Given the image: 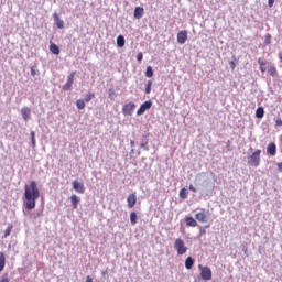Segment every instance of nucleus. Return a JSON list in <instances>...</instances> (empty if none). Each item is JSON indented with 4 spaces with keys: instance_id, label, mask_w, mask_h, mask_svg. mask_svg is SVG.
I'll list each match as a JSON object with an SVG mask.
<instances>
[{
    "instance_id": "f257e3e1",
    "label": "nucleus",
    "mask_w": 282,
    "mask_h": 282,
    "mask_svg": "<svg viewBox=\"0 0 282 282\" xmlns=\"http://www.w3.org/2000/svg\"><path fill=\"white\" fill-rule=\"evenodd\" d=\"M24 197L26 199V210H34V208H36V199L41 197V192H39L36 181H31L30 184L24 186Z\"/></svg>"
},
{
    "instance_id": "f03ea898",
    "label": "nucleus",
    "mask_w": 282,
    "mask_h": 282,
    "mask_svg": "<svg viewBox=\"0 0 282 282\" xmlns=\"http://www.w3.org/2000/svg\"><path fill=\"white\" fill-rule=\"evenodd\" d=\"M174 249L176 250L178 256L186 254V252H188V247H186V242H184L182 238L175 239Z\"/></svg>"
},
{
    "instance_id": "7ed1b4c3",
    "label": "nucleus",
    "mask_w": 282,
    "mask_h": 282,
    "mask_svg": "<svg viewBox=\"0 0 282 282\" xmlns=\"http://www.w3.org/2000/svg\"><path fill=\"white\" fill-rule=\"evenodd\" d=\"M248 164L249 166H254L256 169L261 164V150H256L252 152V154L249 156Z\"/></svg>"
},
{
    "instance_id": "20e7f679",
    "label": "nucleus",
    "mask_w": 282,
    "mask_h": 282,
    "mask_svg": "<svg viewBox=\"0 0 282 282\" xmlns=\"http://www.w3.org/2000/svg\"><path fill=\"white\" fill-rule=\"evenodd\" d=\"M198 270H200V276L204 281H210L213 279V270L209 267L198 265Z\"/></svg>"
},
{
    "instance_id": "39448f33",
    "label": "nucleus",
    "mask_w": 282,
    "mask_h": 282,
    "mask_svg": "<svg viewBox=\"0 0 282 282\" xmlns=\"http://www.w3.org/2000/svg\"><path fill=\"white\" fill-rule=\"evenodd\" d=\"M195 219L199 221V224H207L208 221V212L204 208H200L199 212L195 214Z\"/></svg>"
},
{
    "instance_id": "423d86ee",
    "label": "nucleus",
    "mask_w": 282,
    "mask_h": 282,
    "mask_svg": "<svg viewBox=\"0 0 282 282\" xmlns=\"http://www.w3.org/2000/svg\"><path fill=\"white\" fill-rule=\"evenodd\" d=\"M133 111H135V104L128 102L122 107L123 116H133Z\"/></svg>"
},
{
    "instance_id": "0eeeda50",
    "label": "nucleus",
    "mask_w": 282,
    "mask_h": 282,
    "mask_svg": "<svg viewBox=\"0 0 282 282\" xmlns=\"http://www.w3.org/2000/svg\"><path fill=\"white\" fill-rule=\"evenodd\" d=\"M151 107H153V101L151 100L144 101L140 106V108L137 110V116H143V113L148 111V109H151Z\"/></svg>"
},
{
    "instance_id": "6e6552de",
    "label": "nucleus",
    "mask_w": 282,
    "mask_h": 282,
    "mask_svg": "<svg viewBox=\"0 0 282 282\" xmlns=\"http://www.w3.org/2000/svg\"><path fill=\"white\" fill-rule=\"evenodd\" d=\"M75 77H76V72H72L67 78L66 84L63 85L64 91H69V89H72V85H74Z\"/></svg>"
},
{
    "instance_id": "1a4fd4ad",
    "label": "nucleus",
    "mask_w": 282,
    "mask_h": 282,
    "mask_svg": "<svg viewBox=\"0 0 282 282\" xmlns=\"http://www.w3.org/2000/svg\"><path fill=\"white\" fill-rule=\"evenodd\" d=\"M176 39L180 45H184V43H186V41L188 40V31H180L176 35Z\"/></svg>"
},
{
    "instance_id": "9d476101",
    "label": "nucleus",
    "mask_w": 282,
    "mask_h": 282,
    "mask_svg": "<svg viewBox=\"0 0 282 282\" xmlns=\"http://www.w3.org/2000/svg\"><path fill=\"white\" fill-rule=\"evenodd\" d=\"M73 188L76 191V193H79L83 195L85 193V184L78 182V181H73Z\"/></svg>"
},
{
    "instance_id": "9b49d317",
    "label": "nucleus",
    "mask_w": 282,
    "mask_h": 282,
    "mask_svg": "<svg viewBox=\"0 0 282 282\" xmlns=\"http://www.w3.org/2000/svg\"><path fill=\"white\" fill-rule=\"evenodd\" d=\"M128 208H133L138 204V196L130 194L127 198Z\"/></svg>"
},
{
    "instance_id": "f8f14e48",
    "label": "nucleus",
    "mask_w": 282,
    "mask_h": 282,
    "mask_svg": "<svg viewBox=\"0 0 282 282\" xmlns=\"http://www.w3.org/2000/svg\"><path fill=\"white\" fill-rule=\"evenodd\" d=\"M54 21L58 28V30H63L65 28V22L63 20H61V18L58 17L57 13H54Z\"/></svg>"
},
{
    "instance_id": "ddd939ff",
    "label": "nucleus",
    "mask_w": 282,
    "mask_h": 282,
    "mask_svg": "<svg viewBox=\"0 0 282 282\" xmlns=\"http://www.w3.org/2000/svg\"><path fill=\"white\" fill-rule=\"evenodd\" d=\"M267 153L268 155H276V144L275 143H270L268 147H267Z\"/></svg>"
},
{
    "instance_id": "4468645a",
    "label": "nucleus",
    "mask_w": 282,
    "mask_h": 282,
    "mask_svg": "<svg viewBox=\"0 0 282 282\" xmlns=\"http://www.w3.org/2000/svg\"><path fill=\"white\" fill-rule=\"evenodd\" d=\"M185 223H186V226L189 228H197V220H195V218L191 216L185 218Z\"/></svg>"
},
{
    "instance_id": "2eb2a0df",
    "label": "nucleus",
    "mask_w": 282,
    "mask_h": 282,
    "mask_svg": "<svg viewBox=\"0 0 282 282\" xmlns=\"http://www.w3.org/2000/svg\"><path fill=\"white\" fill-rule=\"evenodd\" d=\"M70 202H72V206H73L74 210H76L78 208V204H80V198H78V196H76V194H73L70 196Z\"/></svg>"
},
{
    "instance_id": "dca6fc26",
    "label": "nucleus",
    "mask_w": 282,
    "mask_h": 282,
    "mask_svg": "<svg viewBox=\"0 0 282 282\" xmlns=\"http://www.w3.org/2000/svg\"><path fill=\"white\" fill-rule=\"evenodd\" d=\"M142 17H144V8L142 7H137L134 9V18L135 19H142Z\"/></svg>"
},
{
    "instance_id": "f3484780",
    "label": "nucleus",
    "mask_w": 282,
    "mask_h": 282,
    "mask_svg": "<svg viewBox=\"0 0 282 282\" xmlns=\"http://www.w3.org/2000/svg\"><path fill=\"white\" fill-rule=\"evenodd\" d=\"M30 113H31L30 108L23 107L21 109V116H22L23 120L28 121L30 119Z\"/></svg>"
},
{
    "instance_id": "a211bd4d",
    "label": "nucleus",
    "mask_w": 282,
    "mask_h": 282,
    "mask_svg": "<svg viewBox=\"0 0 282 282\" xmlns=\"http://www.w3.org/2000/svg\"><path fill=\"white\" fill-rule=\"evenodd\" d=\"M193 265H195V260H193V257H187L185 260V268L186 270H193Z\"/></svg>"
},
{
    "instance_id": "6ab92c4d",
    "label": "nucleus",
    "mask_w": 282,
    "mask_h": 282,
    "mask_svg": "<svg viewBox=\"0 0 282 282\" xmlns=\"http://www.w3.org/2000/svg\"><path fill=\"white\" fill-rule=\"evenodd\" d=\"M50 51L52 52V54H55L56 56L61 54V48L55 43H51Z\"/></svg>"
},
{
    "instance_id": "aec40b11",
    "label": "nucleus",
    "mask_w": 282,
    "mask_h": 282,
    "mask_svg": "<svg viewBox=\"0 0 282 282\" xmlns=\"http://www.w3.org/2000/svg\"><path fill=\"white\" fill-rule=\"evenodd\" d=\"M6 269V253L0 252V272Z\"/></svg>"
},
{
    "instance_id": "412c9836",
    "label": "nucleus",
    "mask_w": 282,
    "mask_h": 282,
    "mask_svg": "<svg viewBox=\"0 0 282 282\" xmlns=\"http://www.w3.org/2000/svg\"><path fill=\"white\" fill-rule=\"evenodd\" d=\"M263 116H265V110L263 109V107H258L256 110V118H263Z\"/></svg>"
},
{
    "instance_id": "4be33fe9",
    "label": "nucleus",
    "mask_w": 282,
    "mask_h": 282,
    "mask_svg": "<svg viewBox=\"0 0 282 282\" xmlns=\"http://www.w3.org/2000/svg\"><path fill=\"white\" fill-rule=\"evenodd\" d=\"M130 223L132 226H135V224H138V213H130Z\"/></svg>"
},
{
    "instance_id": "5701e85b",
    "label": "nucleus",
    "mask_w": 282,
    "mask_h": 282,
    "mask_svg": "<svg viewBox=\"0 0 282 282\" xmlns=\"http://www.w3.org/2000/svg\"><path fill=\"white\" fill-rule=\"evenodd\" d=\"M258 63H259V65H260V72H261L262 74H265V72H268V68H265V62H264L263 59L259 58V59H258Z\"/></svg>"
},
{
    "instance_id": "b1692460",
    "label": "nucleus",
    "mask_w": 282,
    "mask_h": 282,
    "mask_svg": "<svg viewBox=\"0 0 282 282\" xmlns=\"http://www.w3.org/2000/svg\"><path fill=\"white\" fill-rule=\"evenodd\" d=\"M178 195H180L181 199H188V193L186 192L185 187L181 188Z\"/></svg>"
},
{
    "instance_id": "393cba45",
    "label": "nucleus",
    "mask_w": 282,
    "mask_h": 282,
    "mask_svg": "<svg viewBox=\"0 0 282 282\" xmlns=\"http://www.w3.org/2000/svg\"><path fill=\"white\" fill-rule=\"evenodd\" d=\"M268 73L274 78L275 76H278V70H276V67H274V66H270L269 68H268Z\"/></svg>"
},
{
    "instance_id": "a878e982",
    "label": "nucleus",
    "mask_w": 282,
    "mask_h": 282,
    "mask_svg": "<svg viewBox=\"0 0 282 282\" xmlns=\"http://www.w3.org/2000/svg\"><path fill=\"white\" fill-rule=\"evenodd\" d=\"M94 98H96V95L94 93H88L85 98L84 101L85 102H90L91 100H94Z\"/></svg>"
},
{
    "instance_id": "bb28decb",
    "label": "nucleus",
    "mask_w": 282,
    "mask_h": 282,
    "mask_svg": "<svg viewBox=\"0 0 282 282\" xmlns=\"http://www.w3.org/2000/svg\"><path fill=\"white\" fill-rule=\"evenodd\" d=\"M117 45H118V47H122L124 45V36L119 35L117 37Z\"/></svg>"
},
{
    "instance_id": "cd10ccee",
    "label": "nucleus",
    "mask_w": 282,
    "mask_h": 282,
    "mask_svg": "<svg viewBox=\"0 0 282 282\" xmlns=\"http://www.w3.org/2000/svg\"><path fill=\"white\" fill-rule=\"evenodd\" d=\"M147 78H153V67L148 66L145 72Z\"/></svg>"
},
{
    "instance_id": "c85d7f7f",
    "label": "nucleus",
    "mask_w": 282,
    "mask_h": 282,
    "mask_svg": "<svg viewBox=\"0 0 282 282\" xmlns=\"http://www.w3.org/2000/svg\"><path fill=\"white\" fill-rule=\"evenodd\" d=\"M77 109H85V99H78L76 101Z\"/></svg>"
},
{
    "instance_id": "c756f323",
    "label": "nucleus",
    "mask_w": 282,
    "mask_h": 282,
    "mask_svg": "<svg viewBox=\"0 0 282 282\" xmlns=\"http://www.w3.org/2000/svg\"><path fill=\"white\" fill-rule=\"evenodd\" d=\"M12 225H9L7 229L4 230V237H10V234L12 232Z\"/></svg>"
},
{
    "instance_id": "7c9ffc66",
    "label": "nucleus",
    "mask_w": 282,
    "mask_h": 282,
    "mask_svg": "<svg viewBox=\"0 0 282 282\" xmlns=\"http://www.w3.org/2000/svg\"><path fill=\"white\" fill-rule=\"evenodd\" d=\"M152 86H153V82L149 80L145 87V94H151Z\"/></svg>"
},
{
    "instance_id": "2f4dec72",
    "label": "nucleus",
    "mask_w": 282,
    "mask_h": 282,
    "mask_svg": "<svg viewBox=\"0 0 282 282\" xmlns=\"http://www.w3.org/2000/svg\"><path fill=\"white\" fill-rule=\"evenodd\" d=\"M31 140H32L33 147H36V134L34 133V131L31 132Z\"/></svg>"
},
{
    "instance_id": "473e14b6",
    "label": "nucleus",
    "mask_w": 282,
    "mask_h": 282,
    "mask_svg": "<svg viewBox=\"0 0 282 282\" xmlns=\"http://www.w3.org/2000/svg\"><path fill=\"white\" fill-rule=\"evenodd\" d=\"M271 41H272V35L267 34L265 40H264L265 45H270Z\"/></svg>"
},
{
    "instance_id": "72a5a7b5",
    "label": "nucleus",
    "mask_w": 282,
    "mask_h": 282,
    "mask_svg": "<svg viewBox=\"0 0 282 282\" xmlns=\"http://www.w3.org/2000/svg\"><path fill=\"white\" fill-rule=\"evenodd\" d=\"M109 98H111L113 100V98H116V91H113V89H109Z\"/></svg>"
},
{
    "instance_id": "f704fd0d",
    "label": "nucleus",
    "mask_w": 282,
    "mask_h": 282,
    "mask_svg": "<svg viewBox=\"0 0 282 282\" xmlns=\"http://www.w3.org/2000/svg\"><path fill=\"white\" fill-rule=\"evenodd\" d=\"M206 228H208V226L200 229L199 237H204V235H206Z\"/></svg>"
},
{
    "instance_id": "c9c22d12",
    "label": "nucleus",
    "mask_w": 282,
    "mask_h": 282,
    "mask_svg": "<svg viewBox=\"0 0 282 282\" xmlns=\"http://www.w3.org/2000/svg\"><path fill=\"white\" fill-rule=\"evenodd\" d=\"M142 58H144V55L142 54V52L138 53L137 61H139V63H140L142 61Z\"/></svg>"
},
{
    "instance_id": "e433bc0d",
    "label": "nucleus",
    "mask_w": 282,
    "mask_h": 282,
    "mask_svg": "<svg viewBox=\"0 0 282 282\" xmlns=\"http://www.w3.org/2000/svg\"><path fill=\"white\" fill-rule=\"evenodd\" d=\"M275 127H282V119L281 118H278L275 120Z\"/></svg>"
},
{
    "instance_id": "4c0bfd02",
    "label": "nucleus",
    "mask_w": 282,
    "mask_h": 282,
    "mask_svg": "<svg viewBox=\"0 0 282 282\" xmlns=\"http://www.w3.org/2000/svg\"><path fill=\"white\" fill-rule=\"evenodd\" d=\"M229 65H230V69L235 72V67H237V64H235V62H230Z\"/></svg>"
},
{
    "instance_id": "58836bf2",
    "label": "nucleus",
    "mask_w": 282,
    "mask_h": 282,
    "mask_svg": "<svg viewBox=\"0 0 282 282\" xmlns=\"http://www.w3.org/2000/svg\"><path fill=\"white\" fill-rule=\"evenodd\" d=\"M189 191H192V193H196L197 188L193 184H191L189 185Z\"/></svg>"
},
{
    "instance_id": "ea45409f",
    "label": "nucleus",
    "mask_w": 282,
    "mask_h": 282,
    "mask_svg": "<svg viewBox=\"0 0 282 282\" xmlns=\"http://www.w3.org/2000/svg\"><path fill=\"white\" fill-rule=\"evenodd\" d=\"M0 282H10V280L8 279V275H4L2 279H0Z\"/></svg>"
},
{
    "instance_id": "a19ab883",
    "label": "nucleus",
    "mask_w": 282,
    "mask_h": 282,
    "mask_svg": "<svg viewBox=\"0 0 282 282\" xmlns=\"http://www.w3.org/2000/svg\"><path fill=\"white\" fill-rule=\"evenodd\" d=\"M269 8H272L274 6V0H268Z\"/></svg>"
},
{
    "instance_id": "79ce46f5",
    "label": "nucleus",
    "mask_w": 282,
    "mask_h": 282,
    "mask_svg": "<svg viewBox=\"0 0 282 282\" xmlns=\"http://www.w3.org/2000/svg\"><path fill=\"white\" fill-rule=\"evenodd\" d=\"M278 171L279 173H282V162L278 163Z\"/></svg>"
},
{
    "instance_id": "37998d69",
    "label": "nucleus",
    "mask_w": 282,
    "mask_h": 282,
    "mask_svg": "<svg viewBox=\"0 0 282 282\" xmlns=\"http://www.w3.org/2000/svg\"><path fill=\"white\" fill-rule=\"evenodd\" d=\"M31 76H36V70H34V68H31Z\"/></svg>"
},
{
    "instance_id": "c03bdc74",
    "label": "nucleus",
    "mask_w": 282,
    "mask_h": 282,
    "mask_svg": "<svg viewBox=\"0 0 282 282\" xmlns=\"http://www.w3.org/2000/svg\"><path fill=\"white\" fill-rule=\"evenodd\" d=\"M147 144H149V142H147V141H145V142H142V143H141V149H144V147H147Z\"/></svg>"
},
{
    "instance_id": "a18cd8bd",
    "label": "nucleus",
    "mask_w": 282,
    "mask_h": 282,
    "mask_svg": "<svg viewBox=\"0 0 282 282\" xmlns=\"http://www.w3.org/2000/svg\"><path fill=\"white\" fill-rule=\"evenodd\" d=\"M86 282H94V280L91 279V276L88 275V276L86 278Z\"/></svg>"
},
{
    "instance_id": "49530a36",
    "label": "nucleus",
    "mask_w": 282,
    "mask_h": 282,
    "mask_svg": "<svg viewBox=\"0 0 282 282\" xmlns=\"http://www.w3.org/2000/svg\"><path fill=\"white\" fill-rule=\"evenodd\" d=\"M107 270L102 271L101 274L105 276V274H107Z\"/></svg>"
},
{
    "instance_id": "de8ad7c7",
    "label": "nucleus",
    "mask_w": 282,
    "mask_h": 282,
    "mask_svg": "<svg viewBox=\"0 0 282 282\" xmlns=\"http://www.w3.org/2000/svg\"><path fill=\"white\" fill-rule=\"evenodd\" d=\"M130 144H131V147H133V144H135V142H134V141H131Z\"/></svg>"
},
{
    "instance_id": "09e8293b",
    "label": "nucleus",
    "mask_w": 282,
    "mask_h": 282,
    "mask_svg": "<svg viewBox=\"0 0 282 282\" xmlns=\"http://www.w3.org/2000/svg\"><path fill=\"white\" fill-rule=\"evenodd\" d=\"M280 58H281V61H282V56H281Z\"/></svg>"
}]
</instances>
